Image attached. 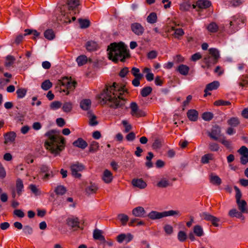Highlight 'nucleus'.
<instances>
[{"label": "nucleus", "instance_id": "1", "mask_svg": "<svg viewBox=\"0 0 248 248\" xmlns=\"http://www.w3.org/2000/svg\"><path fill=\"white\" fill-rule=\"evenodd\" d=\"M126 92V90L124 86L113 83L112 85L107 86L98 95V98L103 104H108L110 107L117 108L124 105V93Z\"/></svg>", "mask_w": 248, "mask_h": 248}, {"label": "nucleus", "instance_id": "2", "mask_svg": "<svg viewBox=\"0 0 248 248\" xmlns=\"http://www.w3.org/2000/svg\"><path fill=\"white\" fill-rule=\"evenodd\" d=\"M46 135L48 137L47 140L45 143L46 149L54 156L59 155L64 148V139L58 136L56 131L53 130L48 131Z\"/></svg>", "mask_w": 248, "mask_h": 248}, {"label": "nucleus", "instance_id": "3", "mask_svg": "<svg viewBox=\"0 0 248 248\" xmlns=\"http://www.w3.org/2000/svg\"><path fill=\"white\" fill-rule=\"evenodd\" d=\"M108 58L114 62L119 60L124 62L129 57L127 46L123 43H113L108 46L107 49Z\"/></svg>", "mask_w": 248, "mask_h": 248}, {"label": "nucleus", "instance_id": "4", "mask_svg": "<svg viewBox=\"0 0 248 248\" xmlns=\"http://www.w3.org/2000/svg\"><path fill=\"white\" fill-rule=\"evenodd\" d=\"M77 83L73 80L71 78L63 77L59 79L57 82V85L59 86H63L66 88L62 91L65 93L66 94H69L70 91H73L76 86Z\"/></svg>", "mask_w": 248, "mask_h": 248}, {"label": "nucleus", "instance_id": "5", "mask_svg": "<svg viewBox=\"0 0 248 248\" xmlns=\"http://www.w3.org/2000/svg\"><path fill=\"white\" fill-rule=\"evenodd\" d=\"M234 188L236 191V202L237 204L239 210L241 212V213H247V203L245 200H241L242 197V193L240 190L236 186H234Z\"/></svg>", "mask_w": 248, "mask_h": 248}, {"label": "nucleus", "instance_id": "6", "mask_svg": "<svg viewBox=\"0 0 248 248\" xmlns=\"http://www.w3.org/2000/svg\"><path fill=\"white\" fill-rule=\"evenodd\" d=\"M85 169L84 166L79 162H75L71 164L70 166V170L72 175L78 178H80L81 176L80 172Z\"/></svg>", "mask_w": 248, "mask_h": 248}, {"label": "nucleus", "instance_id": "7", "mask_svg": "<svg viewBox=\"0 0 248 248\" xmlns=\"http://www.w3.org/2000/svg\"><path fill=\"white\" fill-rule=\"evenodd\" d=\"M16 188H12L11 191L12 197L14 199L20 196L24 191L23 182L21 179L16 180Z\"/></svg>", "mask_w": 248, "mask_h": 248}, {"label": "nucleus", "instance_id": "8", "mask_svg": "<svg viewBox=\"0 0 248 248\" xmlns=\"http://www.w3.org/2000/svg\"><path fill=\"white\" fill-rule=\"evenodd\" d=\"M130 108L131 110V114L132 116L136 117H140L145 115L144 112L139 109V107L136 103L132 102L130 104Z\"/></svg>", "mask_w": 248, "mask_h": 248}, {"label": "nucleus", "instance_id": "9", "mask_svg": "<svg viewBox=\"0 0 248 248\" xmlns=\"http://www.w3.org/2000/svg\"><path fill=\"white\" fill-rule=\"evenodd\" d=\"M200 216L202 219L207 221H211L214 226L216 227L218 226V222L219 220L217 217L210 215L207 212H202L201 213Z\"/></svg>", "mask_w": 248, "mask_h": 248}, {"label": "nucleus", "instance_id": "10", "mask_svg": "<svg viewBox=\"0 0 248 248\" xmlns=\"http://www.w3.org/2000/svg\"><path fill=\"white\" fill-rule=\"evenodd\" d=\"M131 184L133 187L143 189L145 188L147 184L142 178H134L131 181Z\"/></svg>", "mask_w": 248, "mask_h": 248}, {"label": "nucleus", "instance_id": "11", "mask_svg": "<svg viewBox=\"0 0 248 248\" xmlns=\"http://www.w3.org/2000/svg\"><path fill=\"white\" fill-rule=\"evenodd\" d=\"M241 155V162L243 164H246L248 162V149L245 146H242L238 151Z\"/></svg>", "mask_w": 248, "mask_h": 248}, {"label": "nucleus", "instance_id": "12", "mask_svg": "<svg viewBox=\"0 0 248 248\" xmlns=\"http://www.w3.org/2000/svg\"><path fill=\"white\" fill-rule=\"evenodd\" d=\"M131 28L132 31L139 36L142 35L144 31V28L139 23H134L132 24Z\"/></svg>", "mask_w": 248, "mask_h": 248}, {"label": "nucleus", "instance_id": "13", "mask_svg": "<svg viewBox=\"0 0 248 248\" xmlns=\"http://www.w3.org/2000/svg\"><path fill=\"white\" fill-rule=\"evenodd\" d=\"M132 214L134 217H144L146 216V211L141 206L134 208L132 210Z\"/></svg>", "mask_w": 248, "mask_h": 248}, {"label": "nucleus", "instance_id": "14", "mask_svg": "<svg viewBox=\"0 0 248 248\" xmlns=\"http://www.w3.org/2000/svg\"><path fill=\"white\" fill-rule=\"evenodd\" d=\"M219 86V82L217 81H214L209 84H208L206 85V88L204 90V96H207V95H210L211 93H208V92L217 89Z\"/></svg>", "mask_w": 248, "mask_h": 248}, {"label": "nucleus", "instance_id": "15", "mask_svg": "<svg viewBox=\"0 0 248 248\" xmlns=\"http://www.w3.org/2000/svg\"><path fill=\"white\" fill-rule=\"evenodd\" d=\"M40 171L42 173H45V175L43 178L44 179H46L49 177H52L53 176V172L50 170L48 166L46 165H42L40 167Z\"/></svg>", "mask_w": 248, "mask_h": 248}, {"label": "nucleus", "instance_id": "16", "mask_svg": "<svg viewBox=\"0 0 248 248\" xmlns=\"http://www.w3.org/2000/svg\"><path fill=\"white\" fill-rule=\"evenodd\" d=\"M133 238V236L131 233H127L126 234L122 233L117 236V240L120 243H122L124 241H125L127 243L131 241Z\"/></svg>", "mask_w": 248, "mask_h": 248}, {"label": "nucleus", "instance_id": "17", "mask_svg": "<svg viewBox=\"0 0 248 248\" xmlns=\"http://www.w3.org/2000/svg\"><path fill=\"white\" fill-rule=\"evenodd\" d=\"M220 127L217 126H215L212 128L211 132L209 133L208 135L212 139L217 140L220 135Z\"/></svg>", "mask_w": 248, "mask_h": 248}, {"label": "nucleus", "instance_id": "18", "mask_svg": "<svg viewBox=\"0 0 248 248\" xmlns=\"http://www.w3.org/2000/svg\"><path fill=\"white\" fill-rule=\"evenodd\" d=\"M187 116L190 121L195 122L197 121L199 116L198 112L194 109H189L187 112Z\"/></svg>", "mask_w": 248, "mask_h": 248}, {"label": "nucleus", "instance_id": "19", "mask_svg": "<svg viewBox=\"0 0 248 248\" xmlns=\"http://www.w3.org/2000/svg\"><path fill=\"white\" fill-rule=\"evenodd\" d=\"M147 217L152 220L159 219L163 218V213L156 211H152L148 215Z\"/></svg>", "mask_w": 248, "mask_h": 248}, {"label": "nucleus", "instance_id": "20", "mask_svg": "<svg viewBox=\"0 0 248 248\" xmlns=\"http://www.w3.org/2000/svg\"><path fill=\"white\" fill-rule=\"evenodd\" d=\"M102 179L106 183H110L113 180L112 173L108 170H105L102 175Z\"/></svg>", "mask_w": 248, "mask_h": 248}, {"label": "nucleus", "instance_id": "21", "mask_svg": "<svg viewBox=\"0 0 248 248\" xmlns=\"http://www.w3.org/2000/svg\"><path fill=\"white\" fill-rule=\"evenodd\" d=\"M16 134L14 132L7 133L4 135V143L5 144L11 143L15 140Z\"/></svg>", "mask_w": 248, "mask_h": 248}, {"label": "nucleus", "instance_id": "22", "mask_svg": "<svg viewBox=\"0 0 248 248\" xmlns=\"http://www.w3.org/2000/svg\"><path fill=\"white\" fill-rule=\"evenodd\" d=\"M73 144L74 146L82 149H84L88 146V144L86 141L82 138H78L77 140L75 141Z\"/></svg>", "mask_w": 248, "mask_h": 248}, {"label": "nucleus", "instance_id": "23", "mask_svg": "<svg viewBox=\"0 0 248 248\" xmlns=\"http://www.w3.org/2000/svg\"><path fill=\"white\" fill-rule=\"evenodd\" d=\"M217 61V60L210 56H207V57H205L203 60V62L205 63L206 66L208 68L216 64Z\"/></svg>", "mask_w": 248, "mask_h": 248}, {"label": "nucleus", "instance_id": "24", "mask_svg": "<svg viewBox=\"0 0 248 248\" xmlns=\"http://www.w3.org/2000/svg\"><path fill=\"white\" fill-rule=\"evenodd\" d=\"M91 101L89 99H85L81 101L80 103V108L84 110H89L91 106Z\"/></svg>", "mask_w": 248, "mask_h": 248}, {"label": "nucleus", "instance_id": "25", "mask_svg": "<svg viewBox=\"0 0 248 248\" xmlns=\"http://www.w3.org/2000/svg\"><path fill=\"white\" fill-rule=\"evenodd\" d=\"M66 224L72 228L78 227L79 221L77 217H69L66 219Z\"/></svg>", "mask_w": 248, "mask_h": 248}, {"label": "nucleus", "instance_id": "26", "mask_svg": "<svg viewBox=\"0 0 248 248\" xmlns=\"http://www.w3.org/2000/svg\"><path fill=\"white\" fill-rule=\"evenodd\" d=\"M211 2L208 0H199L197 1V5L200 9H205L210 7Z\"/></svg>", "mask_w": 248, "mask_h": 248}, {"label": "nucleus", "instance_id": "27", "mask_svg": "<svg viewBox=\"0 0 248 248\" xmlns=\"http://www.w3.org/2000/svg\"><path fill=\"white\" fill-rule=\"evenodd\" d=\"M242 21L241 18H234L233 17V19L231 20L230 22V33H233L236 31L238 30V29H233L234 26L236 25L239 24V22Z\"/></svg>", "mask_w": 248, "mask_h": 248}, {"label": "nucleus", "instance_id": "28", "mask_svg": "<svg viewBox=\"0 0 248 248\" xmlns=\"http://www.w3.org/2000/svg\"><path fill=\"white\" fill-rule=\"evenodd\" d=\"M177 70L182 75L186 76L189 72V68L186 65L180 64L178 66Z\"/></svg>", "mask_w": 248, "mask_h": 248}, {"label": "nucleus", "instance_id": "29", "mask_svg": "<svg viewBox=\"0 0 248 248\" xmlns=\"http://www.w3.org/2000/svg\"><path fill=\"white\" fill-rule=\"evenodd\" d=\"M98 189L97 185L95 184L91 183L86 188V192L88 195H91L95 193Z\"/></svg>", "mask_w": 248, "mask_h": 248}, {"label": "nucleus", "instance_id": "30", "mask_svg": "<svg viewBox=\"0 0 248 248\" xmlns=\"http://www.w3.org/2000/svg\"><path fill=\"white\" fill-rule=\"evenodd\" d=\"M210 182L215 185L219 186L221 184V179L217 175L211 174L210 175Z\"/></svg>", "mask_w": 248, "mask_h": 248}, {"label": "nucleus", "instance_id": "31", "mask_svg": "<svg viewBox=\"0 0 248 248\" xmlns=\"http://www.w3.org/2000/svg\"><path fill=\"white\" fill-rule=\"evenodd\" d=\"M193 233L198 237H202L204 235V231L200 225H195L193 228Z\"/></svg>", "mask_w": 248, "mask_h": 248}, {"label": "nucleus", "instance_id": "32", "mask_svg": "<svg viewBox=\"0 0 248 248\" xmlns=\"http://www.w3.org/2000/svg\"><path fill=\"white\" fill-rule=\"evenodd\" d=\"M163 217H175V216H179L180 215V212L178 210H169V211H165L163 212Z\"/></svg>", "mask_w": 248, "mask_h": 248}, {"label": "nucleus", "instance_id": "33", "mask_svg": "<svg viewBox=\"0 0 248 248\" xmlns=\"http://www.w3.org/2000/svg\"><path fill=\"white\" fill-rule=\"evenodd\" d=\"M86 47L88 51H94L97 48L98 45L96 42L90 41L86 43Z\"/></svg>", "mask_w": 248, "mask_h": 248}, {"label": "nucleus", "instance_id": "34", "mask_svg": "<svg viewBox=\"0 0 248 248\" xmlns=\"http://www.w3.org/2000/svg\"><path fill=\"white\" fill-rule=\"evenodd\" d=\"M66 3L70 9L77 8L80 4L79 0H66Z\"/></svg>", "mask_w": 248, "mask_h": 248}, {"label": "nucleus", "instance_id": "35", "mask_svg": "<svg viewBox=\"0 0 248 248\" xmlns=\"http://www.w3.org/2000/svg\"><path fill=\"white\" fill-rule=\"evenodd\" d=\"M156 186L160 188L166 187L170 186V182L167 178H162L158 181Z\"/></svg>", "mask_w": 248, "mask_h": 248}, {"label": "nucleus", "instance_id": "36", "mask_svg": "<svg viewBox=\"0 0 248 248\" xmlns=\"http://www.w3.org/2000/svg\"><path fill=\"white\" fill-rule=\"evenodd\" d=\"M93 236L95 239L100 240L101 241H105V238L102 234L101 231L95 229L93 233Z\"/></svg>", "mask_w": 248, "mask_h": 248}, {"label": "nucleus", "instance_id": "37", "mask_svg": "<svg viewBox=\"0 0 248 248\" xmlns=\"http://www.w3.org/2000/svg\"><path fill=\"white\" fill-rule=\"evenodd\" d=\"M73 108V104L70 102H65L62 107V110L65 112H70Z\"/></svg>", "mask_w": 248, "mask_h": 248}, {"label": "nucleus", "instance_id": "38", "mask_svg": "<svg viewBox=\"0 0 248 248\" xmlns=\"http://www.w3.org/2000/svg\"><path fill=\"white\" fill-rule=\"evenodd\" d=\"M76 61L78 66H82L87 62V57L85 55H80L77 58Z\"/></svg>", "mask_w": 248, "mask_h": 248}, {"label": "nucleus", "instance_id": "39", "mask_svg": "<svg viewBox=\"0 0 248 248\" xmlns=\"http://www.w3.org/2000/svg\"><path fill=\"white\" fill-rule=\"evenodd\" d=\"M213 159V155L211 154L204 155L201 158V162L203 164H207L210 160Z\"/></svg>", "mask_w": 248, "mask_h": 248}, {"label": "nucleus", "instance_id": "40", "mask_svg": "<svg viewBox=\"0 0 248 248\" xmlns=\"http://www.w3.org/2000/svg\"><path fill=\"white\" fill-rule=\"evenodd\" d=\"M152 88L150 87L147 86L141 89L140 93L142 97H146L148 96L152 92Z\"/></svg>", "mask_w": 248, "mask_h": 248}, {"label": "nucleus", "instance_id": "41", "mask_svg": "<svg viewBox=\"0 0 248 248\" xmlns=\"http://www.w3.org/2000/svg\"><path fill=\"white\" fill-rule=\"evenodd\" d=\"M209 51L210 54L211 55L210 56L215 58L217 60L219 58V52L217 49L214 48H210Z\"/></svg>", "mask_w": 248, "mask_h": 248}, {"label": "nucleus", "instance_id": "42", "mask_svg": "<svg viewBox=\"0 0 248 248\" xmlns=\"http://www.w3.org/2000/svg\"><path fill=\"white\" fill-rule=\"evenodd\" d=\"M157 16L155 13H151L147 17V21L148 23L154 24L156 22Z\"/></svg>", "mask_w": 248, "mask_h": 248}, {"label": "nucleus", "instance_id": "43", "mask_svg": "<svg viewBox=\"0 0 248 248\" xmlns=\"http://www.w3.org/2000/svg\"><path fill=\"white\" fill-rule=\"evenodd\" d=\"M229 125L232 126H237L239 123V120L237 117H232L229 120H228L227 122Z\"/></svg>", "mask_w": 248, "mask_h": 248}, {"label": "nucleus", "instance_id": "44", "mask_svg": "<svg viewBox=\"0 0 248 248\" xmlns=\"http://www.w3.org/2000/svg\"><path fill=\"white\" fill-rule=\"evenodd\" d=\"M52 86V83L49 80H45L41 85V88L45 91H47L50 89Z\"/></svg>", "mask_w": 248, "mask_h": 248}, {"label": "nucleus", "instance_id": "45", "mask_svg": "<svg viewBox=\"0 0 248 248\" xmlns=\"http://www.w3.org/2000/svg\"><path fill=\"white\" fill-rule=\"evenodd\" d=\"M122 123L124 128V132L125 133L129 132L132 128V125L126 120H123Z\"/></svg>", "mask_w": 248, "mask_h": 248}, {"label": "nucleus", "instance_id": "46", "mask_svg": "<svg viewBox=\"0 0 248 248\" xmlns=\"http://www.w3.org/2000/svg\"><path fill=\"white\" fill-rule=\"evenodd\" d=\"M44 36L48 40H52L55 37L53 31L52 30H47L44 32Z\"/></svg>", "mask_w": 248, "mask_h": 248}, {"label": "nucleus", "instance_id": "47", "mask_svg": "<svg viewBox=\"0 0 248 248\" xmlns=\"http://www.w3.org/2000/svg\"><path fill=\"white\" fill-rule=\"evenodd\" d=\"M29 188L31 190V192L36 196L40 195L41 193L40 190L35 185H30L29 186Z\"/></svg>", "mask_w": 248, "mask_h": 248}, {"label": "nucleus", "instance_id": "48", "mask_svg": "<svg viewBox=\"0 0 248 248\" xmlns=\"http://www.w3.org/2000/svg\"><path fill=\"white\" fill-rule=\"evenodd\" d=\"M15 61V58L11 55H8L5 59V65L6 67H10L14 62Z\"/></svg>", "mask_w": 248, "mask_h": 248}, {"label": "nucleus", "instance_id": "49", "mask_svg": "<svg viewBox=\"0 0 248 248\" xmlns=\"http://www.w3.org/2000/svg\"><path fill=\"white\" fill-rule=\"evenodd\" d=\"M62 103L60 101H55L51 103L50 108L51 109L55 110L61 108Z\"/></svg>", "mask_w": 248, "mask_h": 248}, {"label": "nucleus", "instance_id": "50", "mask_svg": "<svg viewBox=\"0 0 248 248\" xmlns=\"http://www.w3.org/2000/svg\"><path fill=\"white\" fill-rule=\"evenodd\" d=\"M174 31V36L175 38L179 39L180 37L182 36L184 34V31L182 29H172Z\"/></svg>", "mask_w": 248, "mask_h": 248}, {"label": "nucleus", "instance_id": "51", "mask_svg": "<svg viewBox=\"0 0 248 248\" xmlns=\"http://www.w3.org/2000/svg\"><path fill=\"white\" fill-rule=\"evenodd\" d=\"M207 29L211 32H216L218 30V26L217 24L214 22H212L208 25L207 27Z\"/></svg>", "mask_w": 248, "mask_h": 248}, {"label": "nucleus", "instance_id": "52", "mask_svg": "<svg viewBox=\"0 0 248 248\" xmlns=\"http://www.w3.org/2000/svg\"><path fill=\"white\" fill-rule=\"evenodd\" d=\"M99 148V144L96 141H92L90 144L89 148V151L90 152H96Z\"/></svg>", "mask_w": 248, "mask_h": 248}, {"label": "nucleus", "instance_id": "53", "mask_svg": "<svg viewBox=\"0 0 248 248\" xmlns=\"http://www.w3.org/2000/svg\"><path fill=\"white\" fill-rule=\"evenodd\" d=\"M27 93V90L24 88H19L17 90L16 93L18 98H23Z\"/></svg>", "mask_w": 248, "mask_h": 248}, {"label": "nucleus", "instance_id": "54", "mask_svg": "<svg viewBox=\"0 0 248 248\" xmlns=\"http://www.w3.org/2000/svg\"><path fill=\"white\" fill-rule=\"evenodd\" d=\"M66 188L63 186H59L55 189V192L58 195H63L66 192Z\"/></svg>", "mask_w": 248, "mask_h": 248}, {"label": "nucleus", "instance_id": "55", "mask_svg": "<svg viewBox=\"0 0 248 248\" xmlns=\"http://www.w3.org/2000/svg\"><path fill=\"white\" fill-rule=\"evenodd\" d=\"M79 23L81 28H87L90 25V21L87 19H79Z\"/></svg>", "mask_w": 248, "mask_h": 248}, {"label": "nucleus", "instance_id": "56", "mask_svg": "<svg viewBox=\"0 0 248 248\" xmlns=\"http://www.w3.org/2000/svg\"><path fill=\"white\" fill-rule=\"evenodd\" d=\"M131 72L135 78H142L143 75L140 73V69L136 67H133Z\"/></svg>", "mask_w": 248, "mask_h": 248}, {"label": "nucleus", "instance_id": "57", "mask_svg": "<svg viewBox=\"0 0 248 248\" xmlns=\"http://www.w3.org/2000/svg\"><path fill=\"white\" fill-rule=\"evenodd\" d=\"M118 217L124 225H125L128 220V217L126 215L124 214H119Z\"/></svg>", "mask_w": 248, "mask_h": 248}, {"label": "nucleus", "instance_id": "58", "mask_svg": "<svg viewBox=\"0 0 248 248\" xmlns=\"http://www.w3.org/2000/svg\"><path fill=\"white\" fill-rule=\"evenodd\" d=\"M202 118L204 120L209 121L213 118V114L210 112H204L202 114Z\"/></svg>", "mask_w": 248, "mask_h": 248}, {"label": "nucleus", "instance_id": "59", "mask_svg": "<svg viewBox=\"0 0 248 248\" xmlns=\"http://www.w3.org/2000/svg\"><path fill=\"white\" fill-rule=\"evenodd\" d=\"M231 104V102L228 101H224L218 100L214 102L215 106H229Z\"/></svg>", "mask_w": 248, "mask_h": 248}, {"label": "nucleus", "instance_id": "60", "mask_svg": "<svg viewBox=\"0 0 248 248\" xmlns=\"http://www.w3.org/2000/svg\"><path fill=\"white\" fill-rule=\"evenodd\" d=\"M97 124L98 122L96 120V116L93 114L91 115L89 119V124L91 126H95Z\"/></svg>", "mask_w": 248, "mask_h": 248}, {"label": "nucleus", "instance_id": "61", "mask_svg": "<svg viewBox=\"0 0 248 248\" xmlns=\"http://www.w3.org/2000/svg\"><path fill=\"white\" fill-rule=\"evenodd\" d=\"M221 143L223 144L227 149L232 150V149L231 142L224 139L220 140Z\"/></svg>", "mask_w": 248, "mask_h": 248}, {"label": "nucleus", "instance_id": "62", "mask_svg": "<svg viewBox=\"0 0 248 248\" xmlns=\"http://www.w3.org/2000/svg\"><path fill=\"white\" fill-rule=\"evenodd\" d=\"M186 234L183 231H180L178 233V239L181 242L185 241L186 239Z\"/></svg>", "mask_w": 248, "mask_h": 248}, {"label": "nucleus", "instance_id": "63", "mask_svg": "<svg viewBox=\"0 0 248 248\" xmlns=\"http://www.w3.org/2000/svg\"><path fill=\"white\" fill-rule=\"evenodd\" d=\"M243 0H231L229 1V5L230 6L236 7L241 4Z\"/></svg>", "mask_w": 248, "mask_h": 248}, {"label": "nucleus", "instance_id": "64", "mask_svg": "<svg viewBox=\"0 0 248 248\" xmlns=\"http://www.w3.org/2000/svg\"><path fill=\"white\" fill-rule=\"evenodd\" d=\"M241 213V212H238L236 209H232L229 212V215L231 217H238Z\"/></svg>", "mask_w": 248, "mask_h": 248}]
</instances>
